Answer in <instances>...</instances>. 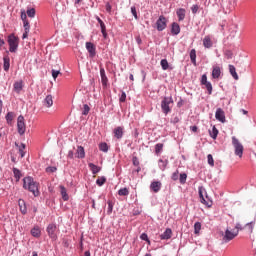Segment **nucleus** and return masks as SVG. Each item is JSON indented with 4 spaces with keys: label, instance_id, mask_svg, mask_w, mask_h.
<instances>
[{
    "label": "nucleus",
    "instance_id": "1",
    "mask_svg": "<svg viewBox=\"0 0 256 256\" xmlns=\"http://www.w3.org/2000/svg\"><path fill=\"white\" fill-rule=\"evenodd\" d=\"M22 187L25 191L32 193L34 197H39L41 191H39V182L35 181L32 176H26L22 179Z\"/></svg>",
    "mask_w": 256,
    "mask_h": 256
},
{
    "label": "nucleus",
    "instance_id": "2",
    "mask_svg": "<svg viewBox=\"0 0 256 256\" xmlns=\"http://www.w3.org/2000/svg\"><path fill=\"white\" fill-rule=\"evenodd\" d=\"M7 43L9 46V50H6V55H9V53H17L19 49V37L15 35V33H12L8 35Z\"/></svg>",
    "mask_w": 256,
    "mask_h": 256
},
{
    "label": "nucleus",
    "instance_id": "3",
    "mask_svg": "<svg viewBox=\"0 0 256 256\" xmlns=\"http://www.w3.org/2000/svg\"><path fill=\"white\" fill-rule=\"evenodd\" d=\"M198 195L200 203H202V205H206V207L208 208L213 207V201H211V198H209V194H207V190L205 189V187H198Z\"/></svg>",
    "mask_w": 256,
    "mask_h": 256
},
{
    "label": "nucleus",
    "instance_id": "4",
    "mask_svg": "<svg viewBox=\"0 0 256 256\" xmlns=\"http://www.w3.org/2000/svg\"><path fill=\"white\" fill-rule=\"evenodd\" d=\"M220 235H222V243H229L239 235V230L231 231V228L227 227L224 232H220Z\"/></svg>",
    "mask_w": 256,
    "mask_h": 256
},
{
    "label": "nucleus",
    "instance_id": "5",
    "mask_svg": "<svg viewBox=\"0 0 256 256\" xmlns=\"http://www.w3.org/2000/svg\"><path fill=\"white\" fill-rule=\"evenodd\" d=\"M174 101H173V97L172 96H164L162 101H161V109H162V113H164V115H169V113H171V106L173 105Z\"/></svg>",
    "mask_w": 256,
    "mask_h": 256
},
{
    "label": "nucleus",
    "instance_id": "6",
    "mask_svg": "<svg viewBox=\"0 0 256 256\" xmlns=\"http://www.w3.org/2000/svg\"><path fill=\"white\" fill-rule=\"evenodd\" d=\"M168 21L167 17L160 15L155 23V29L159 32L165 31V29H167Z\"/></svg>",
    "mask_w": 256,
    "mask_h": 256
},
{
    "label": "nucleus",
    "instance_id": "7",
    "mask_svg": "<svg viewBox=\"0 0 256 256\" xmlns=\"http://www.w3.org/2000/svg\"><path fill=\"white\" fill-rule=\"evenodd\" d=\"M46 232L48 234V237H50L52 241H57V239H59V237L57 236V224H48V226L46 227Z\"/></svg>",
    "mask_w": 256,
    "mask_h": 256
},
{
    "label": "nucleus",
    "instance_id": "8",
    "mask_svg": "<svg viewBox=\"0 0 256 256\" xmlns=\"http://www.w3.org/2000/svg\"><path fill=\"white\" fill-rule=\"evenodd\" d=\"M232 145L235 149V155H237L238 157H243V144H241V142H239V139H237V137L235 136L232 137Z\"/></svg>",
    "mask_w": 256,
    "mask_h": 256
},
{
    "label": "nucleus",
    "instance_id": "9",
    "mask_svg": "<svg viewBox=\"0 0 256 256\" xmlns=\"http://www.w3.org/2000/svg\"><path fill=\"white\" fill-rule=\"evenodd\" d=\"M25 131H27V126L25 125V117L23 115H19L17 118V132L20 136L25 135Z\"/></svg>",
    "mask_w": 256,
    "mask_h": 256
},
{
    "label": "nucleus",
    "instance_id": "10",
    "mask_svg": "<svg viewBox=\"0 0 256 256\" xmlns=\"http://www.w3.org/2000/svg\"><path fill=\"white\" fill-rule=\"evenodd\" d=\"M85 48L88 52L90 59H95L97 57V46L93 42H86Z\"/></svg>",
    "mask_w": 256,
    "mask_h": 256
},
{
    "label": "nucleus",
    "instance_id": "11",
    "mask_svg": "<svg viewBox=\"0 0 256 256\" xmlns=\"http://www.w3.org/2000/svg\"><path fill=\"white\" fill-rule=\"evenodd\" d=\"M100 77L103 89H107L109 87V78H107V74L105 73V68L100 66Z\"/></svg>",
    "mask_w": 256,
    "mask_h": 256
},
{
    "label": "nucleus",
    "instance_id": "12",
    "mask_svg": "<svg viewBox=\"0 0 256 256\" xmlns=\"http://www.w3.org/2000/svg\"><path fill=\"white\" fill-rule=\"evenodd\" d=\"M215 119L220 123H227V119L225 118V111L221 108H217L215 112Z\"/></svg>",
    "mask_w": 256,
    "mask_h": 256
},
{
    "label": "nucleus",
    "instance_id": "13",
    "mask_svg": "<svg viewBox=\"0 0 256 256\" xmlns=\"http://www.w3.org/2000/svg\"><path fill=\"white\" fill-rule=\"evenodd\" d=\"M170 33L173 37H177L181 33V26L177 22H172L170 25Z\"/></svg>",
    "mask_w": 256,
    "mask_h": 256
},
{
    "label": "nucleus",
    "instance_id": "14",
    "mask_svg": "<svg viewBox=\"0 0 256 256\" xmlns=\"http://www.w3.org/2000/svg\"><path fill=\"white\" fill-rule=\"evenodd\" d=\"M9 69H11V58L9 54L3 56V70L5 73H9Z\"/></svg>",
    "mask_w": 256,
    "mask_h": 256
},
{
    "label": "nucleus",
    "instance_id": "15",
    "mask_svg": "<svg viewBox=\"0 0 256 256\" xmlns=\"http://www.w3.org/2000/svg\"><path fill=\"white\" fill-rule=\"evenodd\" d=\"M173 235V230L171 228H166L165 231L160 235L161 241H169Z\"/></svg>",
    "mask_w": 256,
    "mask_h": 256
},
{
    "label": "nucleus",
    "instance_id": "16",
    "mask_svg": "<svg viewBox=\"0 0 256 256\" xmlns=\"http://www.w3.org/2000/svg\"><path fill=\"white\" fill-rule=\"evenodd\" d=\"M160 66L162 68V71H173V65L169 64L167 58H164L160 61Z\"/></svg>",
    "mask_w": 256,
    "mask_h": 256
},
{
    "label": "nucleus",
    "instance_id": "17",
    "mask_svg": "<svg viewBox=\"0 0 256 256\" xmlns=\"http://www.w3.org/2000/svg\"><path fill=\"white\" fill-rule=\"evenodd\" d=\"M161 181H152L150 184V191H153V193H159L161 191Z\"/></svg>",
    "mask_w": 256,
    "mask_h": 256
},
{
    "label": "nucleus",
    "instance_id": "18",
    "mask_svg": "<svg viewBox=\"0 0 256 256\" xmlns=\"http://www.w3.org/2000/svg\"><path fill=\"white\" fill-rule=\"evenodd\" d=\"M18 207L22 215H27V202L20 198L18 200Z\"/></svg>",
    "mask_w": 256,
    "mask_h": 256
},
{
    "label": "nucleus",
    "instance_id": "19",
    "mask_svg": "<svg viewBox=\"0 0 256 256\" xmlns=\"http://www.w3.org/2000/svg\"><path fill=\"white\" fill-rule=\"evenodd\" d=\"M14 145H15V147L18 148L20 157H21V159H23V157H25V155H26L25 149H27V145L25 143H21L19 145L17 142H15Z\"/></svg>",
    "mask_w": 256,
    "mask_h": 256
},
{
    "label": "nucleus",
    "instance_id": "20",
    "mask_svg": "<svg viewBox=\"0 0 256 256\" xmlns=\"http://www.w3.org/2000/svg\"><path fill=\"white\" fill-rule=\"evenodd\" d=\"M75 157L76 159H85V147L77 146Z\"/></svg>",
    "mask_w": 256,
    "mask_h": 256
},
{
    "label": "nucleus",
    "instance_id": "21",
    "mask_svg": "<svg viewBox=\"0 0 256 256\" xmlns=\"http://www.w3.org/2000/svg\"><path fill=\"white\" fill-rule=\"evenodd\" d=\"M221 77V67L215 65L212 67V79H219Z\"/></svg>",
    "mask_w": 256,
    "mask_h": 256
},
{
    "label": "nucleus",
    "instance_id": "22",
    "mask_svg": "<svg viewBox=\"0 0 256 256\" xmlns=\"http://www.w3.org/2000/svg\"><path fill=\"white\" fill-rule=\"evenodd\" d=\"M30 235H32V237H35V239H39V237H41V228L38 225L34 226L30 230Z\"/></svg>",
    "mask_w": 256,
    "mask_h": 256
},
{
    "label": "nucleus",
    "instance_id": "23",
    "mask_svg": "<svg viewBox=\"0 0 256 256\" xmlns=\"http://www.w3.org/2000/svg\"><path fill=\"white\" fill-rule=\"evenodd\" d=\"M186 14H187V10H185V8H178L176 10V15L178 17V21H185Z\"/></svg>",
    "mask_w": 256,
    "mask_h": 256
},
{
    "label": "nucleus",
    "instance_id": "24",
    "mask_svg": "<svg viewBox=\"0 0 256 256\" xmlns=\"http://www.w3.org/2000/svg\"><path fill=\"white\" fill-rule=\"evenodd\" d=\"M113 133L116 139H123V135L125 132L123 131V127L118 126L113 130Z\"/></svg>",
    "mask_w": 256,
    "mask_h": 256
},
{
    "label": "nucleus",
    "instance_id": "25",
    "mask_svg": "<svg viewBox=\"0 0 256 256\" xmlns=\"http://www.w3.org/2000/svg\"><path fill=\"white\" fill-rule=\"evenodd\" d=\"M13 91H15V93H18V94L21 93V91H23V80L14 82Z\"/></svg>",
    "mask_w": 256,
    "mask_h": 256
},
{
    "label": "nucleus",
    "instance_id": "26",
    "mask_svg": "<svg viewBox=\"0 0 256 256\" xmlns=\"http://www.w3.org/2000/svg\"><path fill=\"white\" fill-rule=\"evenodd\" d=\"M88 167L92 172V175H97V173H100L101 171V166L95 165L93 162L88 163Z\"/></svg>",
    "mask_w": 256,
    "mask_h": 256
},
{
    "label": "nucleus",
    "instance_id": "27",
    "mask_svg": "<svg viewBox=\"0 0 256 256\" xmlns=\"http://www.w3.org/2000/svg\"><path fill=\"white\" fill-rule=\"evenodd\" d=\"M14 179H16V183H19L21 181V178L23 177V173L18 168L13 167L12 168Z\"/></svg>",
    "mask_w": 256,
    "mask_h": 256
},
{
    "label": "nucleus",
    "instance_id": "28",
    "mask_svg": "<svg viewBox=\"0 0 256 256\" xmlns=\"http://www.w3.org/2000/svg\"><path fill=\"white\" fill-rule=\"evenodd\" d=\"M190 61L194 67H197V50L192 49L189 53Z\"/></svg>",
    "mask_w": 256,
    "mask_h": 256
},
{
    "label": "nucleus",
    "instance_id": "29",
    "mask_svg": "<svg viewBox=\"0 0 256 256\" xmlns=\"http://www.w3.org/2000/svg\"><path fill=\"white\" fill-rule=\"evenodd\" d=\"M229 73L235 79V81H239V74H237V69L233 65H229Z\"/></svg>",
    "mask_w": 256,
    "mask_h": 256
},
{
    "label": "nucleus",
    "instance_id": "30",
    "mask_svg": "<svg viewBox=\"0 0 256 256\" xmlns=\"http://www.w3.org/2000/svg\"><path fill=\"white\" fill-rule=\"evenodd\" d=\"M209 135L214 141L217 139V137L219 136V129H217L216 125L212 127V130H209Z\"/></svg>",
    "mask_w": 256,
    "mask_h": 256
},
{
    "label": "nucleus",
    "instance_id": "31",
    "mask_svg": "<svg viewBox=\"0 0 256 256\" xmlns=\"http://www.w3.org/2000/svg\"><path fill=\"white\" fill-rule=\"evenodd\" d=\"M43 105L45 107H53V96L51 94H48L44 101H43Z\"/></svg>",
    "mask_w": 256,
    "mask_h": 256
},
{
    "label": "nucleus",
    "instance_id": "32",
    "mask_svg": "<svg viewBox=\"0 0 256 256\" xmlns=\"http://www.w3.org/2000/svg\"><path fill=\"white\" fill-rule=\"evenodd\" d=\"M203 46L205 49H211L213 47V41H211V37L205 36L203 39Z\"/></svg>",
    "mask_w": 256,
    "mask_h": 256
},
{
    "label": "nucleus",
    "instance_id": "33",
    "mask_svg": "<svg viewBox=\"0 0 256 256\" xmlns=\"http://www.w3.org/2000/svg\"><path fill=\"white\" fill-rule=\"evenodd\" d=\"M169 165V160L168 159H159L158 160V166L159 169H161V171H165V169H167V166Z\"/></svg>",
    "mask_w": 256,
    "mask_h": 256
},
{
    "label": "nucleus",
    "instance_id": "34",
    "mask_svg": "<svg viewBox=\"0 0 256 256\" xmlns=\"http://www.w3.org/2000/svg\"><path fill=\"white\" fill-rule=\"evenodd\" d=\"M202 87H205L208 95H213V84L211 82H204V84H201Z\"/></svg>",
    "mask_w": 256,
    "mask_h": 256
},
{
    "label": "nucleus",
    "instance_id": "35",
    "mask_svg": "<svg viewBox=\"0 0 256 256\" xmlns=\"http://www.w3.org/2000/svg\"><path fill=\"white\" fill-rule=\"evenodd\" d=\"M14 117H15V112H7V114L5 116L6 123L8 125H12Z\"/></svg>",
    "mask_w": 256,
    "mask_h": 256
},
{
    "label": "nucleus",
    "instance_id": "36",
    "mask_svg": "<svg viewBox=\"0 0 256 256\" xmlns=\"http://www.w3.org/2000/svg\"><path fill=\"white\" fill-rule=\"evenodd\" d=\"M60 193L63 201H69V194L67 193L65 186H60Z\"/></svg>",
    "mask_w": 256,
    "mask_h": 256
},
{
    "label": "nucleus",
    "instance_id": "37",
    "mask_svg": "<svg viewBox=\"0 0 256 256\" xmlns=\"http://www.w3.org/2000/svg\"><path fill=\"white\" fill-rule=\"evenodd\" d=\"M107 183V177L105 176H100L96 179V185H98V187H103V185H105Z\"/></svg>",
    "mask_w": 256,
    "mask_h": 256
},
{
    "label": "nucleus",
    "instance_id": "38",
    "mask_svg": "<svg viewBox=\"0 0 256 256\" xmlns=\"http://www.w3.org/2000/svg\"><path fill=\"white\" fill-rule=\"evenodd\" d=\"M37 13V11L35 10V8H31L28 7L26 10V15L30 18L33 19L35 17V14Z\"/></svg>",
    "mask_w": 256,
    "mask_h": 256
},
{
    "label": "nucleus",
    "instance_id": "39",
    "mask_svg": "<svg viewBox=\"0 0 256 256\" xmlns=\"http://www.w3.org/2000/svg\"><path fill=\"white\" fill-rule=\"evenodd\" d=\"M118 195H119L120 197H127V196L129 195V188H127V187L120 188V189L118 190Z\"/></svg>",
    "mask_w": 256,
    "mask_h": 256
},
{
    "label": "nucleus",
    "instance_id": "40",
    "mask_svg": "<svg viewBox=\"0 0 256 256\" xmlns=\"http://www.w3.org/2000/svg\"><path fill=\"white\" fill-rule=\"evenodd\" d=\"M99 150L102 151V153H107L109 151V144H107V142H101L99 144Z\"/></svg>",
    "mask_w": 256,
    "mask_h": 256
},
{
    "label": "nucleus",
    "instance_id": "41",
    "mask_svg": "<svg viewBox=\"0 0 256 256\" xmlns=\"http://www.w3.org/2000/svg\"><path fill=\"white\" fill-rule=\"evenodd\" d=\"M178 179L181 185H185L187 183V173L185 172L180 173Z\"/></svg>",
    "mask_w": 256,
    "mask_h": 256
},
{
    "label": "nucleus",
    "instance_id": "42",
    "mask_svg": "<svg viewBox=\"0 0 256 256\" xmlns=\"http://www.w3.org/2000/svg\"><path fill=\"white\" fill-rule=\"evenodd\" d=\"M100 31L102 33L103 39H107V37H109V34L107 33V26L105 25V23L100 26Z\"/></svg>",
    "mask_w": 256,
    "mask_h": 256
},
{
    "label": "nucleus",
    "instance_id": "43",
    "mask_svg": "<svg viewBox=\"0 0 256 256\" xmlns=\"http://www.w3.org/2000/svg\"><path fill=\"white\" fill-rule=\"evenodd\" d=\"M107 205H108L107 215H111V213H113V207L115 206V202H113L112 200H108Z\"/></svg>",
    "mask_w": 256,
    "mask_h": 256
},
{
    "label": "nucleus",
    "instance_id": "44",
    "mask_svg": "<svg viewBox=\"0 0 256 256\" xmlns=\"http://www.w3.org/2000/svg\"><path fill=\"white\" fill-rule=\"evenodd\" d=\"M163 147H164L163 143H157L155 145V153H156V155H160V153H163Z\"/></svg>",
    "mask_w": 256,
    "mask_h": 256
},
{
    "label": "nucleus",
    "instance_id": "45",
    "mask_svg": "<svg viewBox=\"0 0 256 256\" xmlns=\"http://www.w3.org/2000/svg\"><path fill=\"white\" fill-rule=\"evenodd\" d=\"M201 231V222L197 221L194 223V235H199Z\"/></svg>",
    "mask_w": 256,
    "mask_h": 256
},
{
    "label": "nucleus",
    "instance_id": "46",
    "mask_svg": "<svg viewBox=\"0 0 256 256\" xmlns=\"http://www.w3.org/2000/svg\"><path fill=\"white\" fill-rule=\"evenodd\" d=\"M127 101V93L121 90V94L119 95V103H125Z\"/></svg>",
    "mask_w": 256,
    "mask_h": 256
},
{
    "label": "nucleus",
    "instance_id": "47",
    "mask_svg": "<svg viewBox=\"0 0 256 256\" xmlns=\"http://www.w3.org/2000/svg\"><path fill=\"white\" fill-rule=\"evenodd\" d=\"M207 162H208V165H210V167H215V160L213 159L212 154L207 155Z\"/></svg>",
    "mask_w": 256,
    "mask_h": 256
},
{
    "label": "nucleus",
    "instance_id": "48",
    "mask_svg": "<svg viewBox=\"0 0 256 256\" xmlns=\"http://www.w3.org/2000/svg\"><path fill=\"white\" fill-rule=\"evenodd\" d=\"M51 74H52L54 81H56L57 77H59L61 75V70L52 69Z\"/></svg>",
    "mask_w": 256,
    "mask_h": 256
},
{
    "label": "nucleus",
    "instance_id": "49",
    "mask_svg": "<svg viewBox=\"0 0 256 256\" xmlns=\"http://www.w3.org/2000/svg\"><path fill=\"white\" fill-rule=\"evenodd\" d=\"M130 10H131V14L133 15L134 19H136V21H138L139 15L137 14V7L131 6Z\"/></svg>",
    "mask_w": 256,
    "mask_h": 256
},
{
    "label": "nucleus",
    "instance_id": "50",
    "mask_svg": "<svg viewBox=\"0 0 256 256\" xmlns=\"http://www.w3.org/2000/svg\"><path fill=\"white\" fill-rule=\"evenodd\" d=\"M90 111H91V107H89V104H84L83 105L82 115H89Z\"/></svg>",
    "mask_w": 256,
    "mask_h": 256
},
{
    "label": "nucleus",
    "instance_id": "51",
    "mask_svg": "<svg viewBox=\"0 0 256 256\" xmlns=\"http://www.w3.org/2000/svg\"><path fill=\"white\" fill-rule=\"evenodd\" d=\"M45 171L46 173H55L57 171V166H48Z\"/></svg>",
    "mask_w": 256,
    "mask_h": 256
},
{
    "label": "nucleus",
    "instance_id": "52",
    "mask_svg": "<svg viewBox=\"0 0 256 256\" xmlns=\"http://www.w3.org/2000/svg\"><path fill=\"white\" fill-rule=\"evenodd\" d=\"M23 27H24V31H31V25L29 24V20L23 21Z\"/></svg>",
    "mask_w": 256,
    "mask_h": 256
},
{
    "label": "nucleus",
    "instance_id": "53",
    "mask_svg": "<svg viewBox=\"0 0 256 256\" xmlns=\"http://www.w3.org/2000/svg\"><path fill=\"white\" fill-rule=\"evenodd\" d=\"M132 165H133L134 167H139L140 162H139V158H138L137 156H133V157H132Z\"/></svg>",
    "mask_w": 256,
    "mask_h": 256
},
{
    "label": "nucleus",
    "instance_id": "54",
    "mask_svg": "<svg viewBox=\"0 0 256 256\" xmlns=\"http://www.w3.org/2000/svg\"><path fill=\"white\" fill-rule=\"evenodd\" d=\"M172 181H179V170H176L174 173L171 175Z\"/></svg>",
    "mask_w": 256,
    "mask_h": 256
},
{
    "label": "nucleus",
    "instance_id": "55",
    "mask_svg": "<svg viewBox=\"0 0 256 256\" xmlns=\"http://www.w3.org/2000/svg\"><path fill=\"white\" fill-rule=\"evenodd\" d=\"M224 55L226 59H233V51L231 50H225Z\"/></svg>",
    "mask_w": 256,
    "mask_h": 256
},
{
    "label": "nucleus",
    "instance_id": "56",
    "mask_svg": "<svg viewBox=\"0 0 256 256\" xmlns=\"http://www.w3.org/2000/svg\"><path fill=\"white\" fill-rule=\"evenodd\" d=\"M140 239L141 241H149V235H147V233L143 232L141 235H140Z\"/></svg>",
    "mask_w": 256,
    "mask_h": 256
},
{
    "label": "nucleus",
    "instance_id": "57",
    "mask_svg": "<svg viewBox=\"0 0 256 256\" xmlns=\"http://www.w3.org/2000/svg\"><path fill=\"white\" fill-rule=\"evenodd\" d=\"M191 11H192L193 15H197V11H199V5L194 4V5L191 7Z\"/></svg>",
    "mask_w": 256,
    "mask_h": 256
},
{
    "label": "nucleus",
    "instance_id": "58",
    "mask_svg": "<svg viewBox=\"0 0 256 256\" xmlns=\"http://www.w3.org/2000/svg\"><path fill=\"white\" fill-rule=\"evenodd\" d=\"M207 82H209V80H207V74H203L200 79V85H203L204 83H207Z\"/></svg>",
    "mask_w": 256,
    "mask_h": 256
},
{
    "label": "nucleus",
    "instance_id": "59",
    "mask_svg": "<svg viewBox=\"0 0 256 256\" xmlns=\"http://www.w3.org/2000/svg\"><path fill=\"white\" fill-rule=\"evenodd\" d=\"M20 17L22 21H27V12H25V10H21Z\"/></svg>",
    "mask_w": 256,
    "mask_h": 256
},
{
    "label": "nucleus",
    "instance_id": "60",
    "mask_svg": "<svg viewBox=\"0 0 256 256\" xmlns=\"http://www.w3.org/2000/svg\"><path fill=\"white\" fill-rule=\"evenodd\" d=\"M185 105V100H183L182 97H180V100L177 102L178 109H181Z\"/></svg>",
    "mask_w": 256,
    "mask_h": 256
},
{
    "label": "nucleus",
    "instance_id": "61",
    "mask_svg": "<svg viewBox=\"0 0 256 256\" xmlns=\"http://www.w3.org/2000/svg\"><path fill=\"white\" fill-rule=\"evenodd\" d=\"M62 245L65 247V249H69V240L64 238L62 240Z\"/></svg>",
    "mask_w": 256,
    "mask_h": 256
},
{
    "label": "nucleus",
    "instance_id": "62",
    "mask_svg": "<svg viewBox=\"0 0 256 256\" xmlns=\"http://www.w3.org/2000/svg\"><path fill=\"white\" fill-rule=\"evenodd\" d=\"M67 158L68 159H74L75 158V152H73V150H69Z\"/></svg>",
    "mask_w": 256,
    "mask_h": 256
},
{
    "label": "nucleus",
    "instance_id": "63",
    "mask_svg": "<svg viewBox=\"0 0 256 256\" xmlns=\"http://www.w3.org/2000/svg\"><path fill=\"white\" fill-rule=\"evenodd\" d=\"M179 121H181V119L179 118V116H176L170 122L173 123V125H177Z\"/></svg>",
    "mask_w": 256,
    "mask_h": 256
},
{
    "label": "nucleus",
    "instance_id": "64",
    "mask_svg": "<svg viewBox=\"0 0 256 256\" xmlns=\"http://www.w3.org/2000/svg\"><path fill=\"white\" fill-rule=\"evenodd\" d=\"M246 227L248 228V230L250 231V233H253V222H248L246 224Z\"/></svg>",
    "mask_w": 256,
    "mask_h": 256
}]
</instances>
